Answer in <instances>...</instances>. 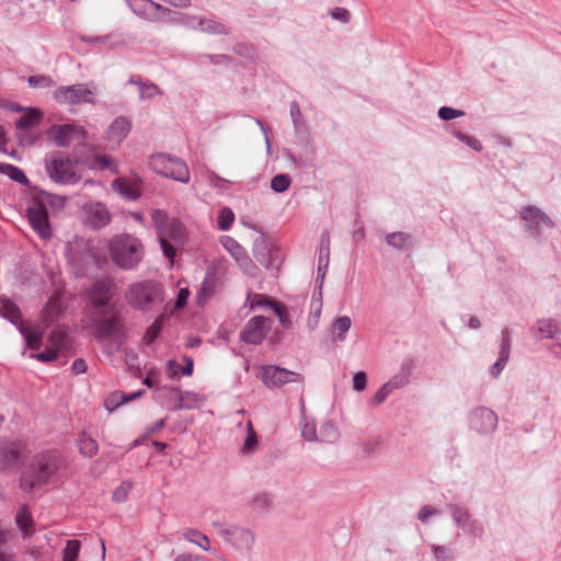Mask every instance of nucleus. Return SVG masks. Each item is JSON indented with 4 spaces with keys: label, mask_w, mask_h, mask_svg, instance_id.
I'll return each mask as SVG.
<instances>
[{
    "label": "nucleus",
    "mask_w": 561,
    "mask_h": 561,
    "mask_svg": "<svg viewBox=\"0 0 561 561\" xmlns=\"http://www.w3.org/2000/svg\"><path fill=\"white\" fill-rule=\"evenodd\" d=\"M64 462L55 450H46L35 455L30 467L21 473L20 489L25 493L33 492L46 483L59 471Z\"/></svg>",
    "instance_id": "nucleus-1"
},
{
    "label": "nucleus",
    "mask_w": 561,
    "mask_h": 561,
    "mask_svg": "<svg viewBox=\"0 0 561 561\" xmlns=\"http://www.w3.org/2000/svg\"><path fill=\"white\" fill-rule=\"evenodd\" d=\"M127 304L138 311H151L164 301V287L154 279H145L128 285L125 291Z\"/></svg>",
    "instance_id": "nucleus-2"
},
{
    "label": "nucleus",
    "mask_w": 561,
    "mask_h": 561,
    "mask_svg": "<svg viewBox=\"0 0 561 561\" xmlns=\"http://www.w3.org/2000/svg\"><path fill=\"white\" fill-rule=\"evenodd\" d=\"M151 219L157 230L162 252L173 263L175 249L184 240V226L179 219L169 218L168 214L162 209L152 210Z\"/></svg>",
    "instance_id": "nucleus-3"
},
{
    "label": "nucleus",
    "mask_w": 561,
    "mask_h": 561,
    "mask_svg": "<svg viewBox=\"0 0 561 561\" xmlns=\"http://www.w3.org/2000/svg\"><path fill=\"white\" fill-rule=\"evenodd\" d=\"M108 249L114 264L126 271L134 270L144 256L142 243L138 238L128 233L113 237Z\"/></svg>",
    "instance_id": "nucleus-4"
},
{
    "label": "nucleus",
    "mask_w": 561,
    "mask_h": 561,
    "mask_svg": "<svg viewBox=\"0 0 561 561\" xmlns=\"http://www.w3.org/2000/svg\"><path fill=\"white\" fill-rule=\"evenodd\" d=\"M45 169L55 183L76 184L80 180V175L76 171L75 162L69 156L60 151L46 156Z\"/></svg>",
    "instance_id": "nucleus-5"
},
{
    "label": "nucleus",
    "mask_w": 561,
    "mask_h": 561,
    "mask_svg": "<svg viewBox=\"0 0 561 561\" xmlns=\"http://www.w3.org/2000/svg\"><path fill=\"white\" fill-rule=\"evenodd\" d=\"M151 169L164 178L187 183L190 170L187 164L180 158L168 153H156L150 157Z\"/></svg>",
    "instance_id": "nucleus-6"
},
{
    "label": "nucleus",
    "mask_w": 561,
    "mask_h": 561,
    "mask_svg": "<svg viewBox=\"0 0 561 561\" xmlns=\"http://www.w3.org/2000/svg\"><path fill=\"white\" fill-rule=\"evenodd\" d=\"M26 457V444L20 439H0V472L18 470Z\"/></svg>",
    "instance_id": "nucleus-7"
},
{
    "label": "nucleus",
    "mask_w": 561,
    "mask_h": 561,
    "mask_svg": "<svg viewBox=\"0 0 561 561\" xmlns=\"http://www.w3.org/2000/svg\"><path fill=\"white\" fill-rule=\"evenodd\" d=\"M128 7L135 14L148 20L168 19L175 21L180 20V16L188 19V15L175 13L152 0H128Z\"/></svg>",
    "instance_id": "nucleus-8"
},
{
    "label": "nucleus",
    "mask_w": 561,
    "mask_h": 561,
    "mask_svg": "<svg viewBox=\"0 0 561 561\" xmlns=\"http://www.w3.org/2000/svg\"><path fill=\"white\" fill-rule=\"evenodd\" d=\"M94 90L84 83L59 87L54 92V98L59 103L76 105L79 103L95 104Z\"/></svg>",
    "instance_id": "nucleus-9"
},
{
    "label": "nucleus",
    "mask_w": 561,
    "mask_h": 561,
    "mask_svg": "<svg viewBox=\"0 0 561 561\" xmlns=\"http://www.w3.org/2000/svg\"><path fill=\"white\" fill-rule=\"evenodd\" d=\"M262 381L267 388L273 389L287 383L304 385V377L299 373L275 365H267L262 367Z\"/></svg>",
    "instance_id": "nucleus-10"
},
{
    "label": "nucleus",
    "mask_w": 561,
    "mask_h": 561,
    "mask_svg": "<svg viewBox=\"0 0 561 561\" xmlns=\"http://www.w3.org/2000/svg\"><path fill=\"white\" fill-rule=\"evenodd\" d=\"M116 284L111 277L96 278L87 291L90 302L96 307H106L116 294Z\"/></svg>",
    "instance_id": "nucleus-11"
},
{
    "label": "nucleus",
    "mask_w": 561,
    "mask_h": 561,
    "mask_svg": "<svg viewBox=\"0 0 561 561\" xmlns=\"http://www.w3.org/2000/svg\"><path fill=\"white\" fill-rule=\"evenodd\" d=\"M96 337L100 340L114 339L122 336V324L119 318L110 310H104L96 314L94 319Z\"/></svg>",
    "instance_id": "nucleus-12"
},
{
    "label": "nucleus",
    "mask_w": 561,
    "mask_h": 561,
    "mask_svg": "<svg viewBox=\"0 0 561 561\" xmlns=\"http://www.w3.org/2000/svg\"><path fill=\"white\" fill-rule=\"evenodd\" d=\"M27 219L31 227L38 233L42 239L51 237V228L48 219V211L43 203L34 202L26 209Z\"/></svg>",
    "instance_id": "nucleus-13"
},
{
    "label": "nucleus",
    "mask_w": 561,
    "mask_h": 561,
    "mask_svg": "<svg viewBox=\"0 0 561 561\" xmlns=\"http://www.w3.org/2000/svg\"><path fill=\"white\" fill-rule=\"evenodd\" d=\"M218 535L239 550H249L254 542V536L250 530L237 526L219 527Z\"/></svg>",
    "instance_id": "nucleus-14"
},
{
    "label": "nucleus",
    "mask_w": 561,
    "mask_h": 561,
    "mask_svg": "<svg viewBox=\"0 0 561 561\" xmlns=\"http://www.w3.org/2000/svg\"><path fill=\"white\" fill-rule=\"evenodd\" d=\"M270 321L267 318L262 316L253 317L245 324V328L241 333V337L247 343L261 344L270 331Z\"/></svg>",
    "instance_id": "nucleus-15"
},
{
    "label": "nucleus",
    "mask_w": 561,
    "mask_h": 561,
    "mask_svg": "<svg viewBox=\"0 0 561 561\" xmlns=\"http://www.w3.org/2000/svg\"><path fill=\"white\" fill-rule=\"evenodd\" d=\"M84 224L93 229H100L110 224L112 216L107 207L102 203H89L83 207Z\"/></svg>",
    "instance_id": "nucleus-16"
},
{
    "label": "nucleus",
    "mask_w": 561,
    "mask_h": 561,
    "mask_svg": "<svg viewBox=\"0 0 561 561\" xmlns=\"http://www.w3.org/2000/svg\"><path fill=\"white\" fill-rule=\"evenodd\" d=\"M470 423L476 431L490 433L497 425V415L490 409L479 408L472 413Z\"/></svg>",
    "instance_id": "nucleus-17"
},
{
    "label": "nucleus",
    "mask_w": 561,
    "mask_h": 561,
    "mask_svg": "<svg viewBox=\"0 0 561 561\" xmlns=\"http://www.w3.org/2000/svg\"><path fill=\"white\" fill-rule=\"evenodd\" d=\"M130 128L131 123L126 117H116L106 130L108 142L113 146H119L129 134Z\"/></svg>",
    "instance_id": "nucleus-18"
},
{
    "label": "nucleus",
    "mask_w": 561,
    "mask_h": 561,
    "mask_svg": "<svg viewBox=\"0 0 561 561\" xmlns=\"http://www.w3.org/2000/svg\"><path fill=\"white\" fill-rule=\"evenodd\" d=\"M79 128L75 125L64 124L59 126H53L48 134L53 137L56 145L59 147H68L75 136L79 134Z\"/></svg>",
    "instance_id": "nucleus-19"
},
{
    "label": "nucleus",
    "mask_w": 561,
    "mask_h": 561,
    "mask_svg": "<svg viewBox=\"0 0 561 561\" xmlns=\"http://www.w3.org/2000/svg\"><path fill=\"white\" fill-rule=\"evenodd\" d=\"M62 310L61 299L58 296H51L41 312L42 322L48 328L60 317Z\"/></svg>",
    "instance_id": "nucleus-20"
},
{
    "label": "nucleus",
    "mask_w": 561,
    "mask_h": 561,
    "mask_svg": "<svg viewBox=\"0 0 561 561\" xmlns=\"http://www.w3.org/2000/svg\"><path fill=\"white\" fill-rule=\"evenodd\" d=\"M0 316L9 320L18 329L26 322L22 321V312L16 304L7 297L0 299Z\"/></svg>",
    "instance_id": "nucleus-21"
},
{
    "label": "nucleus",
    "mask_w": 561,
    "mask_h": 561,
    "mask_svg": "<svg viewBox=\"0 0 561 561\" xmlns=\"http://www.w3.org/2000/svg\"><path fill=\"white\" fill-rule=\"evenodd\" d=\"M24 337L26 345L31 350H39L43 344V331L37 327H33L30 322L20 325L18 329Z\"/></svg>",
    "instance_id": "nucleus-22"
},
{
    "label": "nucleus",
    "mask_w": 561,
    "mask_h": 561,
    "mask_svg": "<svg viewBox=\"0 0 561 561\" xmlns=\"http://www.w3.org/2000/svg\"><path fill=\"white\" fill-rule=\"evenodd\" d=\"M113 188L128 201H136L141 195L139 186L125 179L114 180Z\"/></svg>",
    "instance_id": "nucleus-23"
},
{
    "label": "nucleus",
    "mask_w": 561,
    "mask_h": 561,
    "mask_svg": "<svg viewBox=\"0 0 561 561\" xmlns=\"http://www.w3.org/2000/svg\"><path fill=\"white\" fill-rule=\"evenodd\" d=\"M145 393V390L140 389L129 396L125 394L122 391H115L111 393L104 402L105 408L112 412L115 409H117L121 404L125 402H129L131 400H135L137 398H140Z\"/></svg>",
    "instance_id": "nucleus-24"
},
{
    "label": "nucleus",
    "mask_w": 561,
    "mask_h": 561,
    "mask_svg": "<svg viewBox=\"0 0 561 561\" xmlns=\"http://www.w3.org/2000/svg\"><path fill=\"white\" fill-rule=\"evenodd\" d=\"M185 365H181L175 360H169L167 371L172 379H179L181 376H191L193 373V360L190 357L183 358Z\"/></svg>",
    "instance_id": "nucleus-25"
},
{
    "label": "nucleus",
    "mask_w": 561,
    "mask_h": 561,
    "mask_svg": "<svg viewBox=\"0 0 561 561\" xmlns=\"http://www.w3.org/2000/svg\"><path fill=\"white\" fill-rule=\"evenodd\" d=\"M53 347L57 348L59 352L61 350H67L70 347V337L65 328L58 325L49 334L48 337Z\"/></svg>",
    "instance_id": "nucleus-26"
},
{
    "label": "nucleus",
    "mask_w": 561,
    "mask_h": 561,
    "mask_svg": "<svg viewBox=\"0 0 561 561\" xmlns=\"http://www.w3.org/2000/svg\"><path fill=\"white\" fill-rule=\"evenodd\" d=\"M42 117L41 111L36 108L28 110L15 122V126L18 129L22 130L31 129L41 123Z\"/></svg>",
    "instance_id": "nucleus-27"
},
{
    "label": "nucleus",
    "mask_w": 561,
    "mask_h": 561,
    "mask_svg": "<svg viewBox=\"0 0 561 561\" xmlns=\"http://www.w3.org/2000/svg\"><path fill=\"white\" fill-rule=\"evenodd\" d=\"M0 173L8 175L11 180L22 185L28 184V179L24 171L13 164L0 162Z\"/></svg>",
    "instance_id": "nucleus-28"
},
{
    "label": "nucleus",
    "mask_w": 561,
    "mask_h": 561,
    "mask_svg": "<svg viewBox=\"0 0 561 561\" xmlns=\"http://www.w3.org/2000/svg\"><path fill=\"white\" fill-rule=\"evenodd\" d=\"M386 242L392 248L403 250L412 244V239L405 232H392L386 236Z\"/></svg>",
    "instance_id": "nucleus-29"
},
{
    "label": "nucleus",
    "mask_w": 561,
    "mask_h": 561,
    "mask_svg": "<svg viewBox=\"0 0 561 561\" xmlns=\"http://www.w3.org/2000/svg\"><path fill=\"white\" fill-rule=\"evenodd\" d=\"M352 321L347 316L339 317L335 319L332 325V334L335 335L336 340L344 341L346 339V333L351 329Z\"/></svg>",
    "instance_id": "nucleus-30"
},
{
    "label": "nucleus",
    "mask_w": 561,
    "mask_h": 561,
    "mask_svg": "<svg viewBox=\"0 0 561 561\" xmlns=\"http://www.w3.org/2000/svg\"><path fill=\"white\" fill-rule=\"evenodd\" d=\"M219 241L233 259L237 261L243 259L244 250L234 239L229 236H224Z\"/></svg>",
    "instance_id": "nucleus-31"
},
{
    "label": "nucleus",
    "mask_w": 561,
    "mask_h": 561,
    "mask_svg": "<svg viewBox=\"0 0 561 561\" xmlns=\"http://www.w3.org/2000/svg\"><path fill=\"white\" fill-rule=\"evenodd\" d=\"M183 537L204 550H208L210 548L209 538L199 530L188 529L183 534Z\"/></svg>",
    "instance_id": "nucleus-32"
},
{
    "label": "nucleus",
    "mask_w": 561,
    "mask_h": 561,
    "mask_svg": "<svg viewBox=\"0 0 561 561\" xmlns=\"http://www.w3.org/2000/svg\"><path fill=\"white\" fill-rule=\"evenodd\" d=\"M78 444H79V450H80L81 455H83L84 457L91 458V457L95 456L99 451V445H98L96 440H94L90 436L83 435L79 439Z\"/></svg>",
    "instance_id": "nucleus-33"
},
{
    "label": "nucleus",
    "mask_w": 561,
    "mask_h": 561,
    "mask_svg": "<svg viewBox=\"0 0 561 561\" xmlns=\"http://www.w3.org/2000/svg\"><path fill=\"white\" fill-rule=\"evenodd\" d=\"M16 525L21 530L28 534L33 531V520L30 511L24 506L22 507L15 517Z\"/></svg>",
    "instance_id": "nucleus-34"
},
{
    "label": "nucleus",
    "mask_w": 561,
    "mask_h": 561,
    "mask_svg": "<svg viewBox=\"0 0 561 561\" xmlns=\"http://www.w3.org/2000/svg\"><path fill=\"white\" fill-rule=\"evenodd\" d=\"M412 368V362L409 360L407 363H403L402 365V373L401 375L394 376L390 381L387 382L389 385V388L391 390L401 388L408 383V377L410 375Z\"/></svg>",
    "instance_id": "nucleus-35"
},
{
    "label": "nucleus",
    "mask_w": 561,
    "mask_h": 561,
    "mask_svg": "<svg viewBox=\"0 0 561 561\" xmlns=\"http://www.w3.org/2000/svg\"><path fill=\"white\" fill-rule=\"evenodd\" d=\"M256 446H257V437H256L255 431L252 426V423L249 422L247 425V437L242 445L241 451L243 454L253 453L255 450Z\"/></svg>",
    "instance_id": "nucleus-36"
},
{
    "label": "nucleus",
    "mask_w": 561,
    "mask_h": 561,
    "mask_svg": "<svg viewBox=\"0 0 561 561\" xmlns=\"http://www.w3.org/2000/svg\"><path fill=\"white\" fill-rule=\"evenodd\" d=\"M81 543L79 540H68L62 550V561H77Z\"/></svg>",
    "instance_id": "nucleus-37"
},
{
    "label": "nucleus",
    "mask_w": 561,
    "mask_h": 561,
    "mask_svg": "<svg viewBox=\"0 0 561 561\" xmlns=\"http://www.w3.org/2000/svg\"><path fill=\"white\" fill-rule=\"evenodd\" d=\"M94 167L100 170H110L113 173H118V165L115 160H113L107 154H98L94 158Z\"/></svg>",
    "instance_id": "nucleus-38"
},
{
    "label": "nucleus",
    "mask_w": 561,
    "mask_h": 561,
    "mask_svg": "<svg viewBox=\"0 0 561 561\" xmlns=\"http://www.w3.org/2000/svg\"><path fill=\"white\" fill-rule=\"evenodd\" d=\"M522 217L525 221L539 225L541 221H546L547 217L536 207H527L522 211Z\"/></svg>",
    "instance_id": "nucleus-39"
},
{
    "label": "nucleus",
    "mask_w": 561,
    "mask_h": 561,
    "mask_svg": "<svg viewBox=\"0 0 561 561\" xmlns=\"http://www.w3.org/2000/svg\"><path fill=\"white\" fill-rule=\"evenodd\" d=\"M290 178L287 174H278L271 181V188L276 193H283L290 185Z\"/></svg>",
    "instance_id": "nucleus-40"
},
{
    "label": "nucleus",
    "mask_w": 561,
    "mask_h": 561,
    "mask_svg": "<svg viewBox=\"0 0 561 561\" xmlns=\"http://www.w3.org/2000/svg\"><path fill=\"white\" fill-rule=\"evenodd\" d=\"M27 82H28L30 87H32V88L44 89V88H50V87L55 85L54 80L50 77L44 76V75L31 76V77H28Z\"/></svg>",
    "instance_id": "nucleus-41"
},
{
    "label": "nucleus",
    "mask_w": 561,
    "mask_h": 561,
    "mask_svg": "<svg viewBox=\"0 0 561 561\" xmlns=\"http://www.w3.org/2000/svg\"><path fill=\"white\" fill-rule=\"evenodd\" d=\"M234 221V214L230 208H222L218 215V227L228 230Z\"/></svg>",
    "instance_id": "nucleus-42"
},
{
    "label": "nucleus",
    "mask_w": 561,
    "mask_h": 561,
    "mask_svg": "<svg viewBox=\"0 0 561 561\" xmlns=\"http://www.w3.org/2000/svg\"><path fill=\"white\" fill-rule=\"evenodd\" d=\"M59 351L55 347L46 348L45 351L36 354H32L31 357L42 363H50L58 358Z\"/></svg>",
    "instance_id": "nucleus-43"
},
{
    "label": "nucleus",
    "mask_w": 561,
    "mask_h": 561,
    "mask_svg": "<svg viewBox=\"0 0 561 561\" xmlns=\"http://www.w3.org/2000/svg\"><path fill=\"white\" fill-rule=\"evenodd\" d=\"M140 99H152L153 96L161 93L158 85L151 82L140 84Z\"/></svg>",
    "instance_id": "nucleus-44"
},
{
    "label": "nucleus",
    "mask_w": 561,
    "mask_h": 561,
    "mask_svg": "<svg viewBox=\"0 0 561 561\" xmlns=\"http://www.w3.org/2000/svg\"><path fill=\"white\" fill-rule=\"evenodd\" d=\"M161 328V318H158L146 331L145 339L148 343H152L159 336Z\"/></svg>",
    "instance_id": "nucleus-45"
},
{
    "label": "nucleus",
    "mask_w": 561,
    "mask_h": 561,
    "mask_svg": "<svg viewBox=\"0 0 561 561\" xmlns=\"http://www.w3.org/2000/svg\"><path fill=\"white\" fill-rule=\"evenodd\" d=\"M271 504V499L268 497L267 494H257L253 500H252V508L254 511H259V512H262L266 508H268Z\"/></svg>",
    "instance_id": "nucleus-46"
},
{
    "label": "nucleus",
    "mask_w": 561,
    "mask_h": 561,
    "mask_svg": "<svg viewBox=\"0 0 561 561\" xmlns=\"http://www.w3.org/2000/svg\"><path fill=\"white\" fill-rule=\"evenodd\" d=\"M465 113L453 107L443 106L438 111V116L444 121H450L463 116Z\"/></svg>",
    "instance_id": "nucleus-47"
},
{
    "label": "nucleus",
    "mask_w": 561,
    "mask_h": 561,
    "mask_svg": "<svg viewBox=\"0 0 561 561\" xmlns=\"http://www.w3.org/2000/svg\"><path fill=\"white\" fill-rule=\"evenodd\" d=\"M539 331L546 337H552L553 334L558 331L557 323L553 321H541L539 322Z\"/></svg>",
    "instance_id": "nucleus-48"
},
{
    "label": "nucleus",
    "mask_w": 561,
    "mask_h": 561,
    "mask_svg": "<svg viewBox=\"0 0 561 561\" xmlns=\"http://www.w3.org/2000/svg\"><path fill=\"white\" fill-rule=\"evenodd\" d=\"M271 308L279 318L280 323L284 327H288L290 322L288 320V314H287L286 309L278 302H271Z\"/></svg>",
    "instance_id": "nucleus-49"
},
{
    "label": "nucleus",
    "mask_w": 561,
    "mask_h": 561,
    "mask_svg": "<svg viewBox=\"0 0 561 561\" xmlns=\"http://www.w3.org/2000/svg\"><path fill=\"white\" fill-rule=\"evenodd\" d=\"M510 345H511L510 331L507 329H505L502 331V344H501V351H500V353L503 354V359H508V357H510Z\"/></svg>",
    "instance_id": "nucleus-50"
},
{
    "label": "nucleus",
    "mask_w": 561,
    "mask_h": 561,
    "mask_svg": "<svg viewBox=\"0 0 561 561\" xmlns=\"http://www.w3.org/2000/svg\"><path fill=\"white\" fill-rule=\"evenodd\" d=\"M367 385V376L364 371L356 373L353 377V388L354 390L360 392L366 388Z\"/></svg>",
    "instance_id": "nucleus-51"
},
{
    "label": "nucleus",
    "mask_w": 561,
    "mask_h": 561,
    "mask_svg": "<svg viewBox=\"0 0 561 561\" xmlns=\"http://www.w3.org/2000/svg\"><path fill=\"white\" fill-rule=\"evenodd\" d=\"M457 137L465 144H467L469 147L474 149L476 151H480L482 149V145L479 139H477L473 136L465 135V134H458Z\"/></svg>",
    "instance_id": "nucleus-52"
},
{
    "label": "nucleus",
    "mask_w": 561,
    "mask_h": 561,
    "mask_svg": "<svg viewBox=\"0 0 561 561\" xmlns=\"http://www.w3.org/2000/svg\"><path fill=\"white\" fill-rule=\"evenodd\" d=\"M250 299V307H259V306H271L272 300H270L265 295L262 294H254L249 297Z\"/></svg>",
    "instance_id": "nucleus-53"
},
{
    "label": "nucleus",
    "mask_w": 561,
    "mask_h": 561,
    "mask_svg": "<svg viewBox=\"0 0 561 561\" xmlns=\"http://www.w3.org/2000/svg\"><path fill=\"white\" fill-rule=\"evenodd\" d=\"M209 282H210V266H208L205 271V278L203 282L202 293L197 297L198 305L206 304V291L208 290Z\"/></svg>",
    "instance_id": "nucleus-54"
},
{
    "label": "nucleus",
    "mask_w": 561,
    "mask_h": 561,
    "mask_svg": "<svg viewBox=\"0 0 561 561\" xmlns=\"http://www.w3.org/2000/svg\"><path fill=\"white\" fill-rule=\"evenodd\" d=\"M131 484L130 483H122L119 488H117L113 493V500L117 502H123L127 497V493L130 490Z\"/></svg>",
    "instance_id": "nucleus-55"
},
{
    "label": "nucleus",
    "mask_w": 561,
    "mask_h": 561,
    "mask_svg": "<svg viewBox=\"0 0 561 561\" xmlns=\"http://www.w3.org/2000/svg\"><path fill=\"white\" fill-rule=\"evenodd\" d=\"M301 434L307 440H314L317 438L316 426L312 423H305L301 427Z\"/></svg>",
    "instance_id": "nucleus-56"
},
{
    "label": "nucleus",
    "mask_w": 561,
    "mask_h": 561,
    "mask_svg": "<svg viewBox=\"0 0 561 561\" xmlns=\"http://www.w3.org/2000/svg\"><path fill=\"white\" fill-rule=\"evenodd\" d=\"M391 389L389 388V385L385 383L382 387L378 389V391L374 396V401L376 404L382 403L387 397L391 393Z\"/></svg>",
    "instance_id": "nucleus-57"
},
{
    "label": "nucleus",
    "mask_w": 561,
    "mask_h": 561,
    "mask_svg": "<svg viewBox=\"0 0 561 561\" xmlns=\"http://www.w3.org/2000/svg\"><path fill=\"white\" fill-rule=\"evenodd\" d=\"M188 297L190 290L187 288H180L175 300V309H182L183 307H185Z\"/></svg>",
    "instance_id": "nucleus-58"
},
{
    "label": "nucleus",
    "mask_w": 561,
    "mask_h": 561,
    "mask_svg": "<svg viewBox=\"0 0 561 561\" xmlns=\"http://www.w3.org/2000/svg\"><path fill=\"white\" fill-rule=\"evenodd\" d=\"M80 41L84 43H104L108 44L112 47V44L110 43V35L104 36H88L84 34L79 35Z\"/></svg>",
    "instance_id": "nucleus-59"
},
{
    "label": "nucleus",
    "mask_w": 561,
    "mask_h": 561,
    "mask_svg": "<svg viewBox=\"0 0 561 561\" xmlns=\"http://www.w3.org/2000/svg\"><path fill=\"white\" fill-rule=\"evenodd\" d=\"M331 16L335 20L346 23L350 20V12L344 8H335L331 12Z\"/></svg>",
    "instance_id": "nucleus-60"
},
{
    "label": "nucleus",
    "mask_w": 561,
    "mask_h": 561,
    "mask_svg": "<svg viewBox=\"0 0 561 561\" xmlns=\"http://www.w3.org/2000/svg\"><path fill=\"white\" fill-rule=\"evenodd\" d=\"M88 369L87 363L83 358H76L71 365V371L75 375L83 374Z\"/></svg>",
    "instance_id": "nucleus-61"
},
{
    "label": "nucleus",
    "mask_w": 561,
    "mask_h": 561,
    "mask_svg": "<svg viewBox=\"0 0 561 561\" xmlns=\"http://www.w3.org/2000/svg\"><path fill=\"white\" fill-rule=\"evenodd\" d=\"M507 360L508 359H503V354L500 353V357L494 363V365L491 367V370H490L491 375L494 377H497L501 374V371L504 369V366L507 363Z\"/></svg>",
    "instance_id": "nucleus-62"
},
{
    "label": "nucleus",
    "mask_w": 561,
    "mask_h": 561,
    "mask_svg": "<svg viewBox=\"0 0 561 561\" xmlns=\"http://www.w3.org/2000/svg\"><path fill=\"white\" fill-rule=\"evenodd\" d=\"M437 511L434 507L431 506H424L419 512V518L423 523L427 520L430 516L436 515Z\"/></svg>",
    "instance_id": "nucleus-63"
},
{
    "label": "nucleus",
    "mask_w": 561,
    "mask_h": 561,
    "mask_svg": "<svg viewBox=\"0 0 561 561\" xmlns=\"http://www.w3.org/2000/svg\"><path fill=\"white\" fill-rule=\"evenodd\" d=\"M159 375L156 371H149L145 379L142 380V383L146 385L148 388H153L154 385L158 382Z\"/></svg>",
    "instance_id": "nucleus-64"
}]
</instances>
